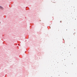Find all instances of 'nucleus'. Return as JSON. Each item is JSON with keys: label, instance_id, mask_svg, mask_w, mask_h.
Listing matches in <instances>:
<instances>
[{"label": "nucleus", "instance_id": "obj_1", "mask_svg": "<svg viewBox=\"0 0 77 77\" xmlns=\"http://www.w3.org/2000/svg\"><path fill=\"white\" fill-rule=\"evenodd\" d=\"M1 8H2L1 7H0Z\"/></svg>", "mask_w": 77, "mask_h": 77}, {"label": "nucleus", "instance_id": "obj_2", "mask_svg": "<svg viewBox=\"0 0 77 77\" xmlns=\"http://www.w3.org/2000/svg\"><path fill=\"white\" fill-rule=\"evenodd\" d=\"M60 22H61V21H60Z\"/></svg>", "mask_w": 77, "mask_h": 77}]
</instances>
